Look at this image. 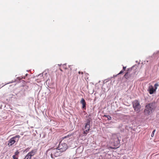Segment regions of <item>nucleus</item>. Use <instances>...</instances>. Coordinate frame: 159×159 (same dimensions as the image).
<instances>
[{
    "mask_svg": "<svg viewBox=\"0 0 159 159\" xmlns=\"http://www.w3.org/2000/svg\"><path fill=\"white\" fill-rule=\"evenodd\" d=\"M13 159H18V158L16 157L15 155H14L12 156Z\"/></svg>",
    "mask_w": 159,
    "mask_h": 159,
    "instance_id": "15",
    "label": "nucleus"
},
{
    "mask_svg": "<svg viewBox=\"0 0 159 159\" xmlns=\"http://www.w3.org/2000/svg\"><path fill=\"white\" fill-rule=\"evenodd\" d=\"M132 75V73L130 74L129 72H128L125 73L124 76L127 79L129 78Z\"/></svg>",
    "mask_w": 159,
    "mask_h": 159,
    "instance_id": "9",
    "label": "nucleus"
},
{
    "mask_svg": "<svg viewBox=\"0 0 159 159\" xmlns=\"http://www.w3.org/2000/svg\"><path fill=\"white\" fill-rule=\"evenodd\" d=\"M20 137V136L19 135H16L10 139L8 141V146H11L16 141L17 142Z\"/></svg>",
    "mask_w": 159,
    "mask_h": 159,
    "instance_id": "3",
    "label": "nucleus"
},
{
    "mask_svg": "<svg viewBox=\"0 0 159 159\" xmlns=\"http://www.w3.org/2000/svg\"><path fill=\"white\" fill-rule=\"evenodd\" d=\"M19 153V152L18 151H17L15 153V156L16 155H18V154Z\"/></svg>",
    "mask_w": 159,
    "mask_h": 159,
    "instance_id": "16",
    "label": "nucleus"
},
{
    "mask_svg": "<svg viewBox=\"0 0 159 159\" xmlns=\"http://www.w3.org/2000/svg\"><path fill=\"white\" fill-rule=\"evenodd\" d=\"M80 103L82 104V108L83 109H86V103L84 100V99L83 98H82L80 101Z\"/></svg>",
    "mask_w": 159,
    "mask_h": 159,
    "instance_id": "8",
    "label": "nucleus"
},
{
    "mask_svg": "<svg viewBox=\"0 0 159 159\" xmlns=\"http://www.w3.org/2000/svg\"><path fill=\"white\" fill-rule=\"evenodd\" d=\"M85 75H89V74H88V73H85Z\"/></svg>",
    "mask_w": 159,
    "mask_h": 159,
    "instance_id": "20",
    "label": "nucleus"
},
{
    "mask_svg": "<svg viewBox=\"0 0 159 159\" xmlns=\"http://www.w3.org/2000/svg\"><path fill=\"white\" fill-rule=\"evenodd\" d=\"M124 71H123V70H122L120 73L118 74V75L124 72Z\"/></svg>",
    "mask_w": 159,
    "mask_h": 159,
    "instance_id": "17",
    "label": "nucleus"
},
{
    "mask_svg": "<svg viewBox=\"0 0 159 159\" xmlns=\"http://www.w3.org/2000/svg\"><path fill=\"white\" fill-rule=\"evenodd\" d=\"M104 116L106 117H107L108 120H111V117L110 116L105 115Z\"/></svg>",
    "mask_w": 159,
    "mask_h": 159,
    "instance_id": "12",
    "label": "nucleus"
},
{
    "mask_svg": "<svg viewBox=\"0 0 159 159\" xmlns=\"http://www.w3.org/2000/svg\"><path fill=\"white\" fill-rule=\"evenodd\" d=\"M47 75V73H46L45 74V75Z\"/></svg>",
    "mask_w": 159,
    "mask_h": 159,
    "instance_id": "21",
    "label": "nucleus"
},
{
    "mask_svg": "<svg viewBox=\"0 0 159 159\" xmlns=\"http://www.w3.org/2000/svg\"><path fill=\"white\" fill-rule=\"evenodd\" d=\"M149 93L150 94H152L154 93L155 92L156 89H155L151 85L149 87Z\"/></svg>",
    "mask_w": 159,
    "mask_h": 159,
    "instance_id": "7",
    "label": "nucleus"
},
{
    "mask_svg": "<svg viewBox=\"0 0 159 159\" xmlns=\"http://www.w3.org/2000/svg\"><path fill=\"white\" fill-rule=\"evenodd\" d=\"M126 68V67L123 66V69L122 70H123V71H124L125 70Z\"/></svg>",
    "mask_w": 159,
    "mask_h": 159,
    "instance_id": "19",
    "label": "nucleus"
},
{
    "mask_svg": "<svg viewBox=\"0 0 159 159\" xmlns=\"http://www.w3.org/2000/svg\"><path fill=\"white\" fill-rule=\"evenodd\" d=\"M48 152L50 153L51 157L52 158H54V157H56L61 156L62 153L57 148H56L49 149L47 151V152Z\"/></svg>",
    "mask_w": 159,
    "mask_h": 159,
    "instance_id": "2",
    "label": "nucleus"
},
{
    "mask_svg": "<svg viewBox=\"0 0 159 159\" xmlns=\"http://www.w3.org/2000/svg\"><path fill=\"white\" fill-rule=\"evenodd\" d=\"M78 73L79 74H81L82 75H83V72H82V71H79L78 72Z\"/></svg>",
    "mask_w": 159,
    "mask_h": 159,
    "instance_id": "18",
    "label": "nucleus"
},
{
    "mask_svg": "<svg viewBox=\"0 0 159 159\" xmlns=\"http://www.w3.org/2000/svg\"><path fill=\"white\" fill-rule=\"evenodd\" d=\"M90 120H87V122L85 123L84 130V135H86L88 133V132L90 130Z\"/></svg>",
    "mask_w": 159,
    "mask_h": 159,
    "instance_id": "6",
    "label": "nucleus"
},
{
    "mask_svg": "<svg viewBox=\"0 0 159 159\" xmlns=\"http://www.w3.org/2000/svg\"><path fill=\"white\" fill-rule=\"evenodd\" d=\"M36 152V150H32L30 152H29L28 154H29L31 157L34 156Z\"/></svg>",
    "mask_w": 159,
    "mask_h": 159,
    "instance_id": "10",
    "label": "nucleus"
},
{
    "mask_svg": "<svg viewBox=\"0 0 159 159\" xmlns=\"http://www.w3.org/2000/svg\"><path fill=\"white\" fill-rule=\"evenodd\" d=\"M133 107L135 111L139 112L141 108L139 102L137 100L134 101L133 102Z\"/></svg>",
    "mask_w": 159,
    "mask_h": 159,
    "instance_id": "4",
    "label": "nucleus"
},
{
    "mask_svg": "<svg viewBox=\"0 0 159 159\" xmlns=\"http://www.w3.org/2000/svg\"><path fill=\"white\" fill-rule=\"evenodd\" d=\"M156 106L155 103H151L147 104L144 111L145 115H148L153 112Z\"/></svg>",
    "mask_w": 159,
    "mask_h": 159,
    "instance_id": "1",
    "label": "nucleus"
},
{
    "mask_svg": "<svg viewBox=\"0 0 159 159\" xmlns=\"http://www.w3.org/2000/svg\"><path fill=\"white\" fill-rule=\"evenodd\" d=\"M158 86H159V84L157 83H156V84H155V85H154V88H155L154 89H156V90L157 89V87Z\"/></svg>",
    "mask_w": 159,
    "mask_h": 159,
    "instance_id": "13",
    "label": "nucleus"
},
{
    "mask_svg": "<svg viewBox=\"0 0 159 159\" xmlns=\"http://www.w3.org/2000/svg\"><path fill=\"white\" fill-rule=\"evenodd\" d=\"M62 152L66 151L68 148V146L65 143H60L57 148Z\"/></svg>",
    "mask_w": 159,
    "mask_h": 159,
    "instance_id": "5",
    "label": "nucleus"
},
{
    "mask_svg": "<svg viewBox=\"0 0 159 159\" xmlns=\"http://www.w3.org/2000/svg\"><path fill=\"white\" fill-rule=\"evenodd\" d=\"M31 156L29 155V154H28L25 157L24 159H30Z\"/></svg>",
    "mask_w": 159,
    "mask_h": 159,
    "instance_id": "11",
    "label": "nucleus"
},
{
    "mask_svg": "<svg viewBox=\"0 0 159 159\" xmlns=\"http://www.w3.org/2000/svg\"><path fill=\"white\" fill-rule=\"evenodd\" d=\"M155 131H156V130H155V129H154V130L153 131H152V134H151V136H152V137H153V136H154V134L155 132Z\"/></svg>",
    "mask_w": 159,
    "mask_h": 159,
    "instance_id": "14",
    "label": "nucleus"
}]
</instances>
